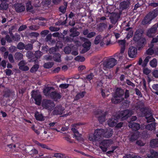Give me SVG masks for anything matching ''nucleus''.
Returning a JSON list of instances; mask_svg holds the SVG:
<instances>
[{"mask_svg":"<svg viewBox=\"0 0 158 158\" xmlns=\"http://www.w3.org/2000/svg\"><path fill=\"white\" fill-rule=\"evenodd\" d=\"M104 130L102 129H97L94 131V135H89V140L93 142L100 141L103 137Z\"/></svg>","mask_w":158,"mask_h":158,"instance_id":"f257e3e1","label":"nucleus"},{"mask_svg":"<svg viewBox=\"0 0 158 158\" xmlns=\"http://www.w3.org/2000/svg\"><path fill=\"white\" fill-rule=\"evenodd\" d=\"M124 93V91L122 89L119 88H117L115 92L113 95V98L111 99L112 102L116 104L123 100L124 98L123 97Z\"/></svg>","mask_w":158,"mask_h":158,"instance_id":"f03ea898","label":"nucleus"},{"mask_svg":"<svg viewBox=\"0 0 158 158\" xmlns=\"http://www.w3.org/2000/svg\"><path fill=\"white\" fill-rule=\"evenodd\" d=\"M117 63V60L114 58H110L107 59L104 62L102 65L104 69L112 68Z\"/></svg>","mask_w":158,"mask_h":158,"instance_id":"7ed1b4c3","label":"nucleus"},{"mask_svg":"<svg viewBox=\"0 0 158 158\" xmlns=\"http://www.w3.org/2000/svg\"><path fill=\"white\" fill-rule=\"evenodd\" d=\"M157 16V14L154 12L149 13L148 14L142 21V23L143 25L149 24L151 21Z\"/></svg>","mask_w":158,"mask_h":158,"instance_id":"20e7f679","label":"nucleus"},{"mask_svg":"<svg viewBox=\"0 0 158 158\" xmlns=\"http://www.w3.org/2000/svg\"><path fill=\"white\" fill-rule=\"evenodd\" d=\"M55 105L53 102L50 100L44 101L42 103L43 107L47 109L49 112L51 111L53 109Z\"/></svg>","mask_w":158,"mask_h":158,"instance_id":"39448f33","label":"nucleus"},{"mask_svg":"<svg viewBox=\"0 0 158 158\" xmlns=\"http://www.w3.org/2000/svg\"><path fill=\"white\" fill-rule=\"evenodd\" d=\"M113 143L111 140H103L100 144V148L103 152H106L107 148Z\"/></svg>","mask_w":158,"mask_h":158,"instance_id":"423d86ee","label":"nucleus"},{"mask_svg":"<svg viewBox=\"0 0 158 158\" xmlns=\"http://www.w3.org/2000/svg\"><path fill=\"white\" fill-rule=\"evenodd\" d=\"M132 114L133 112L131 110H127L121 111L118 117L119 118H121L122 120H123L127 118Z\"/></svg>","mask_w":158,"mask_h":158,"instance_id":"0eeeda50","label":"nucleus"},{"mask_svg":"<svg viewBox=\"0 0 158 158\" xmlns=\"http://www.w3.org/2000/svg\"><path fill=\"white\" fill-rule=\"evenodd\" d=\"M32 93V97L35 99L36 104L39 105H40L41 101V96L40 92L33 91Z\"/></svg>","mask_w":158,"mask_h":158,"instance_id":"6e6552de","label":"nucleus"},{"mask_svg":"<svg viewBox=\"0 0 158 158\" xmlns=\"http://www.w3.org/2000/svg\"><path fill=\"white\" fill-rule=\"evenodd\" d=\"M100 123H102L105 121L106 112L101 110H98L97 113H95Z\"/></svg>","mask_w":158,"mask_h":158,"instance_id":"1a4fd4ad","label":"nucleus"},{"mask_svg":"<svg viewBox=\"0 0 158 158\" xmlns=\"http://www.w3.org/2000/svg\"><path fill=\"white\" fill-rule=\"evenodd\" d=\"M118 117H117L114 116H112L111 118L109 119L107 122L108 125L110 127L115 126L118 122V119L119 118Z\"/></svg>","mask_w":158,"mask_h":158,"instance_id":"9d476101","label":"nucleus"},{"mask_svg":"<svg viewBox=\"0 0 158 158\" xmlns=\"http://www.w3.org/2000/svg\"><path fill=\"white\" fill-rule=\"evenodd\" d=\"M137 50L136 48L133 47H131L128 51L129 56L131 58H133L136 56Z\"/></svg>","mask_w":158,"mask_h":158,"instance_id":"9b49d317","label":"nucleus"},{"mask_svg":"<svg viewBox=\"0 0 158 158\" xmlns=\"http://www.w3.org/2000/svg\"><path fill=\"white\" fill-rule=\"evenodd\" d=\"M64 110V108L62 107L61 106H56L54 110L53 111L52 113L54 115L61 114L64 113H65Z\"/></svg>","mask_w":158,"mask_h":158,"instance_id":"f8f14e48","label":"nucleus"},{"mask_svg":"<svg viewBox=\"0 0 158 158\" xmlns=\"http://www.w3.org/2000/svg\"><path fill=\"white\" fill-rule=\"evenodd\" d=\"M158 26L157 25L155 24L149 30L147 33V35L150 37H152L154 36V34L156 32Z\"/></svg>","mask_w":158,"mask_h":158,"instance_id":"ddd939ff","label":"nucleus"},{"mask_svg":"<svg viewBox=\"0 0 158 158\" xmlns=\"http://www.w3.org/2000/svg\"><path fill=\"white\" fill-rule=\"evenodd\" d=\"M120 17V15L118 13H112L111 14L110 19L111 23L115 24Z\"/></svg>","mask_w":158,"mask_h":158,"instance_id":"4468645a","label":"nucleus"},{"mask_svg":"<svg viewBox=\"0 0 158 158\" xmlns=\"http://www.w3.org/2000/svg\"><path fill=\"white\" fill-rule=\"evenodd\" d=\"M91 45V43L89 41H87L85 42L82 44L83 48L81 51V53H84L89 50L90 49Z\"/></svg>","mask_w":158,"mask_h":158,"instance_id":"2eb2a0df","label":"nucleus"},{"mask_svg":"<svg viewBox=\"0 0 158 158\" xmlns=\"http://www.w3.org/2000/svg\"><path fill=\"white\" fill-rule=\"evenodd\" d=\"M128 126L135 131L138 130L140 128V126L139 124L133 122L130 123L128 124Z\"/></svg>","mask_w":158,"mask_h":158,"instance_id":"dca6fc26","label":"nucleus"},{"mask_svg":"<svg viewBox=\"0 0 158 158\" xmlns=\"http://www.w3.org/2000/svg\"><path fill=\"white\" fill-rule=\"evenodd\" d=\"M16 11L17 12L23 11L25 9L24 6L21 4L17 3L15 5Z\"/></svg>","mask_w":158,"mask_h":158,"instance_id":"f3484780","label":"nucleus"},{"mask_svg":"<svg viewBox=\"0 0 158 158\" xmlns=\"http://www.w3.org/2000/svg\"><path fill=\"white\" fill-rule=\"evenodd\" d=\"M54 90V88L52 87H45L43 90L44 94L46 96L50 95V94Z\"/></svg>","mask_w":158,"mask_h":158,"instance_id":"a211bd4d","label":"nucleus"},{"mask_svg":"<svg viewBox=\"0 0 158 158\" xmlns=\"http://www.w3.org/2000/svg\"><path fill=\"white\" fill-rule=\"evenodd\" d=\"M72 130L74 134L73 138L77 140H80L81 139V135L79 133L75 127H73L72 128Z\"/></svg>","mask_w":158,"mask_h":158,"instance_id":"6ab92c4d","label":"nucleus"},{"mask_svg":"<svg viewBox=\"0 0 158 158\" xmlns=\"http://www.w3.org/2000/svg\"><path fill=\"white\" fill-rule=\"evenodd\" d=\"M112 134V129L110 128H109L108 129L104 130L103 133V137L108 138L110 137Z\"/></svg>","mask_w":158,"mask_h":158,"instance_id":"aec40b11","label":"nucleus"},{"mask_svg":"<svg viewBox=\"0 0 158 158\" xmlns=\"http://www.w3.org/2000/svg\"><path fill=\"white\" fill-rule=\"evenodd\" d=\"M50 97L55 100L60 99L61 98L60 94L56 92H52L50 94Z\"/></svg>","mask_w":158,"mask_h":158,"instance_id":"412c9836","label":"nucleus"},{"mask_svg":"<svg viewBox=\"0 0 158 158\" xmlns=\"http://www.w3.org/2000/svg\"><path fill=\"white\" fill-rule=\"evenodd\" d=\"M129 1H123L120 3V8L123 9H126L129 6Z\"/></svg>","mask_w":158,"mask_h":158,"instance_id":"4be33fe9","label":"nucleus"},{"mask_svg":"<svg viewBox=\"0 0 158 158\" xmlns=\"http://www.w3.org/2000/svg\"><path fill=\"white\" fill-rule=\"evenodd\" d=\"M139 133L138 131H135L132 135L130 139L131 141H133L136 140L139 137Z\"/></svg>","mask_w":158,"mask_h":158,"instance_id":"5701e85b","label":"nucleus"},{"mask_svg":"<svg viewBox=\"0 0 158 158\" xmlns=\"http://www.w3.org/2000/svg\"><path fill=\"white\" fill-rule=\"evenodd\" d=\"M35 116L37 120L42 121L44 120V117L42 114L38 112L35 113Z\"/></svg>","mask_w":158,"mask_h":158,"instance_id":"b1692460","label":"nucleus"},{"mask_svg":"<svg viewBox=\"0 0 158 158\" xmlns=\"http://www.w3.org/2000/svg\"><path fill=\"white\" fill-rule=\"evenodd\" d=\"M150 146L152 148L158 147V139L152 140L150 142Z\"/></svg>","mask_w":158,"mask_h":158,"instance_id":"393cba45","label":"nucleus"},{"mask_svg":"<svg viewBox=\"0 0 158 158\" xmlns=\"http://www.w3.org/2000/svg\"><path fill=\"white\" fill-rule=\"evenodd\" d=\"M8 4L6 2L3 1L0 5V10H6L8 8Z\"/></svg>","mask_w":158,"mask_h":158,"instance_id":"a878e982","label":"nucleus"},{"mask_svg":"<svg viewBox=\"0 0 158 158\" xmlns=\"http://www.w3.org/2000/svg\"><path fill=\"white\" fill-rule=\"evenodd\" d=\"M155 123H152L149 124L146 127V128L148 130H153L155 129Z\"/></svg>","mask_w":158,"mask_h":158,"instance_id":"bb28decb","label":"nucleus"},{"mask_svg":"<svg viewBox=\"0 0 158 158\" xmlns=\"http://www.w3.org/2000/svg\"><path fill=\"white\" fill-rule=\"evenodd\" d=\"M75 30L74 28H71L70 30V31L72 33L70 35L71 37H75L78 35L80 34L79 32L75 31Z\"/></svg>","mask_w":158,"mask_h":158,"instance_id":"cd10ccee","label":"nucleus"},{"mask_svg":"<svg viewBox=\"0 0 158 158\" xmlns=\"http://www.w3.org/2000/svg\"><path fill=\"white\" fill-rule=\"evenodd\" d=\"M157 62L156 59L155 58H154L149 62L150 65L152 68H155L157 66Z\"/></svg>","mask_w":158,"mask_h":158,"instance_id":"c85d7f7f","label":"nucleus"},{"mask_svg":"<svg viewBox=\"0 0 158 158\" xmlns=\"http://www.w3.org/2000/svg\"><path fill=\"white\" fill-rule=\"evenodd\" d=\"M85 93V91H83L81 93H79L76 95L75 98L74 100H77L83 98L84 96Z\"/></svg>","mask_w":158,"mask_h":158,"instance_id":"c756f323","label":"nucleus"},{"mask_svg":"<svg viewBox=\"0 0 158 158\" xmlns=\"http://www.w3.org/2000/svg\"><path fill=\"white\" fill-rule=\"evenodd\" d=\"M23 55L20 52H16L15 55V57L16 60H19L22 59L23 57Z\"/></svg>","mask_w":158,"mask_h":158,"instance_id":"7c9ffc66","label":"nucleus"},{"mask_svg":"<svg viewBox=\"0 0 158 158\" xmlns=\"http://www.w3.org/2000/svg\"><path fill=\"white\" fill-rule=\"evenodd\" d=\"M60 55L59 53L55 54L54 55L53 59L56 62H60Z\"/></svg>","mask_w":158,"mask_h":158,"instance_id":"2f4dec72","label":"nucleus"},{"mask_svg":"<svg viewBox=\"0 0 158 158\" xmlns=\"http://www.w3.org/2000/svg\"><path fill=\"white\" fill-rule=\"evenodd\" d=\"M53 65L52 62H48L45 63L44 64V67L46 69H49L51 68Z\"/></svg>","mask_w":158,"mask_h":158,"instance_id":"473e14b6","label":"nucleus"},{"mask_svg":"<svg viewBox=\"0 0 158 158\" xmlns=\"http://www.w3.org/2000/svg\"><path fill=\"white\" fill-rule=\"evenodd\" d=\"M52 37V34H48L46 36V40L47 41H49V44L51 43H53L55 42V41L54 40H52V42H51L50 40L51 39Z\"/></svg>","mask_w":158,"mask_h":158,"instance_id":"72a5a7b5","label":"nucleus"},{"mask_svg":"<svg viewBox=\"0 0 158 158\" xmlns=\"http://www.w3.org/2000/svg\"><path fill=\"white\" fill-rule=\"evenodd\" d=\"M75 60L77 61L83 62L85 60V58L83 56H77L75 58Z\"/></svg>","mask_w":158,"mask_h":158,"instance_id":"f704fd0d","label":"nucleus"},{"mask_svg":"<svg viewBox=\"0 0 158 158\" xmlns=\"http://www.w3.org/2000/svg\"><path fill=\"white\" fill-rule=\"evenodd\" d=\"M142 32L140 30H138L136 31L135 33V37L139 38L142 36Z\"/></svg>","mask_w":158,"mask_h":158,"instance_id":"c9c22d12","label":"nucleus"},{"mask_svg":"<svg viewBox=\"0 0 158 158\" xmlns=\"http://www.w3.org/2000/svg\"><path fill=\"white\" fill-rule=\"evenodd\" d=\"M102 40V37L100 35H98L96 37L94 40L95 44H99Z\"/></svg>","mask_w":158,"mask_h":158,"instance_id":"e433bc0d","label":"nucleus"},{"mask_svg":"<svg viewBox=\"0 0 158 158\" xmlns=\"http://www.w3.org/2000/svg\"><path fill=\"white\" fill-rule=\"evenodd\" d=\"M67 6V3H65L64 4V6H62L59 8L60 11L63 13H64L65 11Z\"/></svg>","mask_w":158,"mask_h":158,"instance_id":"4c0bfd02","label":"nucleus"},{"mask_svg":"<svg viewBox=\"0 0 158 158\" xmlns=\"http://www.w3.org/2000/svg\"><path fill=\"white\" fill-rule=\"evenodd\" d=\"M39 65L38 64L35 65L30 69V71L31 73L35 72L37 71Z\"/></svg>","mask_w":158,"mask_h":158,"instance_id":"58836bf2","label":"nucleus"},{"mask_svg":"<svg viewBox=\"0 0 158 158\" xmlns=\"http://www.w3.org/2000/svg\"><path fill=\"white\" fill-rule=\"evenodd\" d=\"M118 43L121 47H125L126 41L125 40H118Z\"/></svg>","mask_w":158,"mask_h":158,"instance_id":"ea45409f","label":"nucleus"},{"mask_svg":"<svg viewBox=\"0 0 158 158\" xmlns=\"http://www.w3.org/2000/svg\"><path fill=\"white\" fill-rule=\"evenodd\" d=\"M146 118L148 123L153 122L154 120V119L153 118L152 116L151 115H150L149 116H146Z\"/></svg>","mask_w":158,"mask_h":158,"instance_id":"a19ab883","label":"nucleus"},{"mask_svg":"<svg viewBox=\"0 0 158 158\" xmlns=\"http://www.w3.org/2000/svg\"><path fill=\"white\" fill-rule=\"evenodd\" d=\"M143 73L148 75L150 73L151 71L147 68H144L143 69Z\"/></svg>","mask_w":158,"mask_h":158,"instance_id":"79ce46f5","label":"nucleus"},{"mask_svg":"<svg viewBox=\"0 0 158 158\" xmlns=\"http://www.w3.org/2000/svg\"><path fill=\"white\" fill-rule=\"evenodd\" d=\"M8 59L9 61L11 63H14L15 60L13 55L11 54H10L8 55Z\"/></svg>","mask_w":158,"mask_h":158,"instance_id":"37998d69","label":"nucleus"},{"mask_svg":"<svg viewBox=\"0 0 158 158\" xmlns=\"http://www.w3.org/2000/svg\"><path fill=\"white\" fill-rule=\"evenodd\" d=\"M101 93L102 96L104 98L107 96L109 94L108 91H106L102 89H101Z\"/></svg>","mask_w":158,"mask_h":158,"instance_id":"c03bdc74","label":"nucleus"},{"mask_svg":"<svg viewBox=\"0 0 158 158\" xmlns=\"http://www.w3.org/2000/svg\"><path fill=\"white\" fill-rule=\"evenodd\" d=\"M32 9V6L30 2H27L26 4V9L27 11H30Z\"/></svg>","mask_w":158,"mask_h":158,"instance_id":"a18cd8bd","label":"nucleus"},{"mask_svg":"<svg viewBox=\"0 0 158 158\" xmlns=\"http://www.w3.org/2000/svg\"><path fill=\"white\" fill-rule=\"evenodd\" d=\"M25 47L24 44L21 42L19 43L17 46L18 48L20 50L23 49Z\"/></svg>","mask_w":158,"mask_h":158,"instance_id":"49530a36","label":"nucleus"},{"mask_svg":"<svg viewBox=\"0 0 158 158\" xmlns=\"http://www.w3.org/2000/svg\"><path fill=\"white\" fill-rule=\"evenodd\" d=\"M35 57L38 58H40L42 55V53L40 51H37L35 52Z\"/></svg>","mask_w":158,"mask_h":158,"instance_id":"de8ad7c7","label":"nucleus"},{"mask_svg":"<svg viewBox=\"0 0 158 158\" xmlns=\"http://www.w3.org/2000/svg\"><path fill=\"white\" fill-rule=\"evenodd\" d=\"M64 51L66 54H69L70 52L71 51V48L69 46L66 47L65 48Z\"/></svg>","mask_w":158,"mask_h":158,"instance_id":"09e8293b","label":"nucleus"},{"mask_svg":"<svg viewBox=\"0 0 158 158\" xmlns=\"http://www.w3.org/2000/svg\"><path fill=\"white\" fill-rule=\"evenodd\" d=\"M147 54L149 55H152L154 53V51L152 49V48H149L147 51Z\"/></svg>","mask_w":158,"mask_h":158,"instance_id":"8fccbe9b","label":"nucleus"},{"mask_svg":"<svg viewBox=\"0 0 158 158\" xmlns=\"http://www.w3.org/2000/svg\"><path fill=\"white\" fill-rule=\"evenodd\" d=\"M32 48V45L31 44H29L26 45L25 48L27 50H31Z\"/></svg>","mask_w":158,"mask_h":158,"instance_id":"3c124183","label":"nucleus"},{"mask_svg":"<svg viewBox=\"0 0 158 158\" xmlns=\"http://www.w3.org/2000/svg\"><path fill=\"white\" fill-rule=\"evenodd\" d=\"M19 69L22 71H26L28 70L29 68L28 66L24 65L23 66H20Z\"/></svg>","mask_w":158,"mask_h":158,"instance_id":"603ef678","label":"nucleus"},{"mask_svg":"<svg viewBox=\"0 0 158 158\" xmlns=\"http://www.w3.org/2000/svg\"><path fill=\"white\" fill-rule=\"evenodd\" d=\"M96 33L95 32H91L88 34L87 35V37L89 38H92L95 36Z\"/></svg>","mask_w":158,"mask_h":158,"instance_id":"864d4df0","label":"nucleus"},{"mask_svg":"<svg viewBox=\"0 0 158 158\" xmlns=\"http://www.w3.org/2000/svg\"><path fill=\"white\" fill-rule=\"evenodd\" d=\"M69 84H61L59 85V87L63 89H65L68 87Z\"/></svg>","mask_w":158,"mask_h":158,"instance_id":"5fc2aeb1","label":"nucleus"},{"mask_svg":"<svg viewBox=\"0 0 158 158\" xmlns=\"http://www.w3.org/2000/svg\"><path fill=\"white\" fill-rule=\"evenodd\" d=\"M123 158H141L140 156H137L134 157L132 156L131 155H128L124 156Z\"/></svg>","mask_w":158,"mask_h":158,"instance_id":"6e6d98bb","label":"nucleus"},{"mask_svg":"<svg viewBox=\"0 0 158 158\" xmlns=\"http://www.w3.org/2000/svg\"><path fill=\"white\" fill-rule=\"evenodd\" d=\"M5 71L6 74L7 76H10L12 74V71L10 69H6Z\"/></svg>","mask_w":158,"mask_h":158,"instance_id":"4d7b16f0","label":"nucleus"},{"mask_svg":"<svg viewBox=\"0 0 158 158\" xmlns=\"http://www.w3.org/2000/svg\"><path fill=\"white\" fill-rule=\"evenodd\" d=\"M57 51V49L55 47H52L49 49V52L50 53H52Z\"/></svg>","mask_w":158,"mask_h":158,"instance_id":"13d9d810","label":"nucleus"},{"mask_svg":"<svg viewBox=\"0 0 158 158\" xmlns=\"http://www.w3.org/2000/svg\"><path fill=\"white\" fill-rule=\"evenodd\" d=\"M64 138L65 140L69 143H72L73 142V141L69 137L68 135H66Z\"/></svg>","mask_w":158,"mask_h":158,"instance_id":"bf43d9fd","label":"nucleus"},{"mask_svg":"<svg viewBox=\"0 0 158 158\" xmlns=\"http://www.w3.org/2000/svg\"><path fill=\"white\" fill-rule=\"evenodd\" d=\"M26 64V63L24 61H21L19 64V68L20 69V66H23Z\"/></svg>","mask_w":158,"mask_h":158,"instance_id":"052dcab7","label":"nucleus"},{"mask_svg":"<svg viewBox=\"0 0 158 158\" xmlns=\"http://www.w3.org/2000/svg\"><path fill=\"white\" fill-rule=\"evenodd\" d=\"M49 29L52 31H57L59 30V28L55 27H50Z\"/></svg>","mask_w":158,"mask_h":158,"instance_id":"680f3d73","label":"nucleus"},{"mask_svg":"<svg viewBox=\"0 0 158 158\" xmlns=\"http://www.w3.org/2000/svg\"><path fill=\"white\" fill-rule=\"evenodd\" d=\"M152 152V155H151L150 156L149 155H147V156L149 158H150V157L152 158V157H153L155 156H157L158 154L156 152Z\"/></svg>","mask_w":158,"mask_h":158,"instance_id":"e2e57ef3","label":"nucleus"},{"mask_svg":"<svg viewBox=\"0 0 158 158\" xmlns=\"http://www.w3.org/2000/svg\"><path fill=\"white\" fill-rule=\"evenodd\" d=\"M158 42V35L157 36V37L155 38H153L152 40V41L151 42V44L152 45V46H153V45L152 44L153 43H156Z\"/></svg>","mask_w":158,"mask_h":158,"instance_id":"0e129e2a","label":"nucleus"},{"mask_svg":"<svg viewBox=\"0 0 158 158\" xmlns=\"http://www.w3.org/2000/svg\"><path fill=\"white\" fill-rule=\"evenodd\" d=\"M27 28V26L25 25H23L20 27L18 29L19 31H21Z\"/></svg>","mask_w":158,"mask_h":158,"instance_id":"69168bd1","label":"nucleus"},{"mask_svg":"<svg viewBox=\"0 0 158 158\" xmlns=\"http://www.w3.org/2000/svg\"><path fill=\"white\" fill-rule=\"evenodd\" d=\"M16 48L14 46H11L9 48V50L11 52H13L16 50Z\"/></svg>","mask_w":158,"mask_h":158,"instance_id":"338daca9","label":"nucleus"},{"mask_svg":"<svg viewBox=\"0 0 158 158\" xmlns=\"http://www.w3.org/2000/svg\"><path fill=\"white\" fill-rule=\"evenodd\" d=\"M153 75L156 77H158V70H154L153 72Z\"/></svg>","mask_w":158,"mask_h":158,"instance_id":"774afa93","label":"nucleus"}]
</instances>
